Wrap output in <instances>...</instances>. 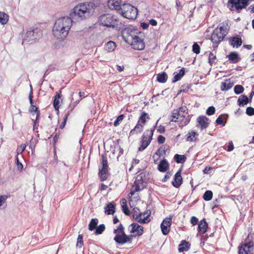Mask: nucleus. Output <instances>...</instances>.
I'll list each match as a JSON object with an SVG mask.
<instances>
[{
	"label": "nucleus",
	"mask_w": 254,
	"mask_h": 254,
	"mask_svg": "<svg viewBox=\"0 0 254 254\" xmlns=\"http://www.w3.org/2000/svg\"><path fill=\"white\" fill-rule=\"evenodd\" d=\"M234 85L230 79H226L224 82H222L221 85V89L222 91H227L231 89Z\"/></svg>",
	"instance_id": "obj_23"
},
{
	"label": "nucleus",
	"mask_w": 254,
	"mask_h": 254,
	"mask_svg": "<svg viewBox=\"0 0 254 254\" xmlns=\"http://www.w3.org/2000/svg\"><path fill=\"white\" fill-rule=\"evenodd\" d=\"M197 135L195 132L191 131L187 134V141H193L194 138Z\"/></svg>",
	"instance_id": "obj_44"
},
{
	"label": "nucleus",
	"mask_w": 254,
	"mask_h": 254,
	"mask_svg": "<svg viewBox=\"0 0 254 254\" xmlns=\"http://www.w3.org/2000/svg\"><path fill=\"white\" fill-rule=\"evenodd\" d=\"M95 234L96 235H100L105 230V225L102 224H100L99 226H97V227L95 228Z\"/></svg>",
	"instance_id": "obj_42"
},
{
	"label": "nucleus",
	"mask_w": 254,
	"mask_h": 254,
	"mask_svg": "<svg viewBox=\"0 0 254 254\" xmlns=\"http://www.w3.org/2000/svg\"><path fill=\"white\" fill-rule=\"evenodd\" d=\"M61 97V95L60 93H57L54 97V100L53 102V105L56 111H58L59 109L60 99Z\"/></svg>",
	"instance_id": "obj_35"
},
{
	"label": "nucleus",
	"mask_w": 254,
	"mask_h": 254,
	"mask_svg": "<svg viewBox=\"0 0 254 254\" xmlns=\"http://www.w3.org/2000/svg\"><path fill=\"white\" fill-rule=\"evenodd\" d=\"M16 164L18 170L21 172L23 170V166L22 163L19 161L18 156H16Z\"/></svg>",
	"instance_id": "obj_49"
},
{
	"label": "nucleus",
	"mask_w": 254,
	"mask_h": 254,
	"mask_svg": "<svg viewBox=\"0 0 254 254\" xmlns=\"http://www.w3.org/2000/svg\"><path fill=\"white\" fill-rule=\"evenodd\" d=\"M192 51L196 54H198L200 53V46L197 43H194L192 45Z\"/></svg>",
	"instance_id": "obj_47"
},
{
	"label": "nucleus",
	"mask_w": 254,
	"mask_h": 254,
	"mask_svg": "<svg viewBox=\"0 0 254 254\" xmlns=\"http://www.w3.org/2000/svg\"><path fill=\"white\" fill-rule=\"evenodd\" d=\"M234 149V145L232 141L229 142V145L228 146V149L227 150L228 151H231Z\"/></svg>",
	"instance_id": "obj_64"
},
{
	"label": "nucleus",
	"mask_w": 254,
	"mask_h": 254,
	"mask_svg": "<svg viewBox=\"0 0 254 254\" xmlns=\"http://www.w3.org/2000/svg\"><path fill=\"white\" fill-rule=\"evenodd\" d=\"M73 20L70 17H62L57 19L53 29V35L59 39H63L68 35L72 24Z\"/></svg>",
	"instance_id": "obj_2"
},
{
	"label": "nucleus",
	"mask_w": 254,
	"mask_h": 254,
	"mask_svg": "<svg viewBox=\"0 0 254 254\" xmlns=\"http://www.w3.org/2000/svg\"><path fill=\"white\" fill-rule=\"evenodd\" d=\"M216 123L218 125H222V126H224L225 124L223 122V119L221 116H219L216 120Z\"/></svg>",
	"instance_id": "obj_57"
},
{
	"label": "nucleus",
	"mask_w": 254,
	"mask_h": 254,
	"mask_svg": "<svg viewBox=\"0 0 254 254\" xmlns=\"http://www.w3.org/2000/svg\"><path fill=\"white\" fill-rule=\"evenodd\" d=\"M98 22L100 25L107 27H112L118 30H122V34H124L129 30L126 29L124 22L120 21L115 15L110 13H104L98 17Z\"/></svg>",
	"instance_id": "obj_3"
},
{
	"label": "nucleus",
	"mask_w": 254,
	"mask_h": 254,
	"mask_svg": "<svg viewBox=\"0 0 254 254\" xmlns=\"http://www.w3.org/2000/svg\"><path fill=\"white\" fill-rule=\"evenodd\" d=\"M129 31H127L124 34H122L123 37L125 41L128 44H130L131 46L134 49L141 50L145 47V44L143 40L139 38L137 35H133L132 33L133 31L128 28H126Z\"/></svg>",
	"instance_id": "obj_4"
},
{
	"label": "nucleus",
	"mask_w": 254,
	"mask_h": 254,
	"mask_svg": "<svg viewBox=\"0 0 254 254\" xmlns=\"http://www.w3.org/2000/svg\"><path fill=\"white\" fill-rule=\"evenodd\" d=\"M81 100V98H80L79 99H78L77 101H76L75 102H74V105L72 106H71V105H70L69 106H68V111L67 112V113H68L69 111H70V113L72 112V110L73 109V108H74V107L77 105L78 104V103L79 102V101Z\"/></svg>",
	"instance_id": "obj_56"
},
{
	"label": "nucleus",
	"mask_w": 254,
	"mask_h": 254,
	"mask_svg": "<svg viewBox=\"0 0 254 254\" xmlns=\"http://www.w3.org/2000/svg\"><path fill=\"white\" fill-rule=\"evenodd\" d=\"M188 114V109L186 106H182L179 109L174 110L172 113V121L177 122H182Z\"/></svg>",
	"instance_id": "obj_9"
},
{
	"label": "nucleus",
	"mask_w": 254,
	"mask_h": 254,
	"mask_svg": "<svg viewBox=\"0 0 254 254\" xmlns=\"http://www.w3.org/2000/svg\"><path fill=\"white\" fill-rule=\"evenodd\" d=\"M174 76L172 82H176L180 80L185 74V68H182L179 70V73L175 72L174 73Z\"/></svg>",
	"instance_id": "obj_27"
},
{
	"label": "nucleus",
	"mask_w": 254,
	"mask_h": 254,
	"mask_svg": "<svg viewBox=\"0 0 254 254\" xmlns=\"http://www.w3.org/2000/svg\"><path fill=\"white\" fill-rule=\"evenodd\" d=\"M198 219L195 216H192L190 219V223L192 225H195L197 224Z\"/></svg>",
	"instance_id": "obj_59"
},
{
	"label": "nucleus",
	"mask_w": 254,
	"mask_h": 254,
	"mask_svg": "<svg viewBox=\"0 0 254 254\" xmlns=\"http://www.w3.org/2000/svg\"><path fill=\"white\" fill-rule=\"evenodd\" d=\"M122 202V209L123 212L127 215H129L130 211L128 209L127 200L125 198H123L121 200Z\"/></svg>",
	"instance_id": "obj_34"
},
{
	"label": "nucleus",
	"mask_w": 254,
	"mask_h": 254,
	"mask_svg": "<svg viewBox=\"0 0 254 254\" xmlns=\"http://www.w3.org/2000/svg\"><path fill=\"white\" fill-rule=\"evenodd\" d=\"M172 173H171V172H167L166 173V174H165L164 178L162 180V182H165L166 181H167V180L170 178V177L172 176Z\"/></svg>",
	"instance_id": "obj_58"
},
{
	"label": "nucleus",
	"mask_w": 254,
	"mask_h": 254,
	"mask_svg": "<svg viewBox=\"0 0 254 254\" xmlns=\"http://www.w3.org/2000/svg\"><path fill=\"white\" fill-rule=\"evenodd\" d=\"M172 218L165 219L161 224V231L163 235H166L170 232Z\"/></svg>",
	"instance_id": "obj_15"
},
{
	"label": "nucleus",
	"mask_w": 254,
	"mask_h": 254,
	"mask_svg": "<svg viewBox=\"0 0 254 254\" xmlns=\"http://www.w3.org/2000/svg\"><path fill=\"white\" fill-rule=\"evenodd\" d=\"M131 230L130 233H134L136 232V235L141 236L143 233V227L136 223H132L130 226Z\"/></svg>",
	"instance_id": "obj_21"
},
{
	"label": "nucleus",
	"mask_w": 254,
	"mask_h": 254,
	"mask_svg": "<svg viewBox=\"0 0 254 254\" xmlns=\"http://www.w3.org/2000/svg\"><path fill=\"white\" fill-rule=\"evenodd\" d=\"M138 209L137 208H133L132 210V214L133 219L137 220L140 223H146L150 221L149 215H147L143 218H141V217L143 216V214L141 213H138Z\"/></svg>",
	"instance_id": "obj_14"
},
{
	"label": "nucleus",
	"mask_w": 254,
	"mask_h": 254,
	"mask_svg": "<svg viewBox=\"0 0 254 254\" xmlns=\"http://www.w3.org/2000/svg\"><path fill=\"white\" fill-rule=\"evenodd\" d=\"M228 34V29L224 25L216 28L213 31L211 37V40L213 44L218 45L222 41ZM217 45H216V47Z\"/></svg>",
	"instance_id": "obj_7"
},
{
	"label": "nucleus",
	"mask_w": 254,
	"mask_h": 254,
	"mask_svg": "<svg viewBox=\"0 0 254 254\" xmlns=\"http://www.w3.org/2000/svg\"><path fill=\"white\" fill-rule=\"evenodd\" d=\"M70 114V111H69L68 113H67L65 115H64V121L63 122V123H62V124L60 125V128H63L65 124H66V121H67V118L69 116V115Z\"/></svg>",
	"instance_id": "obj_51"
},
{
	"label": "nucleus",
	"mask_w": 254,
	"mask_h": 254,
	"mask_svg": "<svg viewBox=\"0 0 254 254\" xmlns=\"http://www.w3.org/2000/svg\"><path fill=\"white\" fill-rule=\"evenodd\" d=\"M95 4L93 2H83L75 6L71 12L70 17L73 20L79 21L87 19L93 13Z\"/></svg>",
	"instance_id": "obj_1"
},
{
	"label": "nucleus",
	"mask_w": 254,
	"mask_h": 254,
	"mask_svg": "<svg viewBox=\"0 0 254 254\" xmlns=\"http://www.w3.org/2000/svg\"><path fill=\"white\" fill-rule=\"evenodd\" d=\"M208 224L205 219L200 220L198 225V231L201 234H204L207 231Z\"/></svg>",
	"instance_id": "obj_22"
},
{
	"label": "nucleus",
	"mask_w": 254,
	"mask_h": 254,
	"mask_svg": "<svg viewBox=\"0 0 254 254\" xmlns=\"http://www.w3.org/2000/svg\"><path fill=\"white\" fill-rule=\"evenodd\" d=\"M191 86L190 84L184 85L181 86V92H187L189 89L190 88Z\"/></svg>",
	"instance_id": "obj_55"
},
{
	"label": "nucleus",
	"mask_w": 254,
	"mask_h": 254,
	"mask_svg": "<svg viewBox=\"0 0 254 254\" xmlns=\"http://www.w3.org/2000/svg\"><path fill=\"white\" fill-rule=\"evenodd\" d=\"M197 122L200 126L201 129L207 128L210 124V120L205 116H199L197 119Z\"/></svg>",
	"instance_id": "obj_18"
},
{
	"label": "nucleus",
	"mask_w": 254,
	"mask_h": 254,
	"mask_svg": "<svg viewBox=\"0 0 254 254\" xmlns=\"http://www.w3.org/2000/svg\"><path fill=\"white\" fill-rule=\"evenodd\" d=\"M118 12L127 19H134L137 17V9L130 4L124 3Z\"/></svg>",
	"instance_id": "obj_6"
},
{
	"label": "nucleus",
	"mask_w": 254,
	"mask_h": 254,
	"mask_svg": "<svg viewBox=\"0 0 254 254\" xmlns=\"http://www.w3.org/2000/svg\"><path fill=\"white\" fill-rule=\"evenodd\" d=\"M114 233L116 234H121L124 232V228L122 224H120L117 229H114Z\"/></svg>",
	"instance_id": "obj_46"
},
{
	"label": "nucleus",
	"mask_w": 254,
	"mask_h": 254,
	"mask_svg": "<svg viewBox=\"0 0 254 254\" xmlns=\"http://www.w3.org/2000/svg\"><path fill=\"white\" fill-rule=\"evenodd\" d=\"M174 159L177 163H183L186 160V157L184 155L176 154L175 155Z\"/></svg>",
	"instance_id": "obj_37"
},
{
	"label": "nucleus",
	"mask_w": 254,
	"mask_h": 254,
	"mask_svg": "<svg viewBox=\"0 0 254 254\" xmlns=\"http://www.w3.org/2000/svg\"><path fill=\"white\" fill-rule=\"evenodd\" d=\"M101 164V167L99 168L98 175L101 181H104L107 179L110 175L109 172V168L107 155L106 154H103L102 155Z\"/></svg>",
	"instance_id": "obj_8"
},
{
	"label": "nucleus",
	"mask_w": 254,
	"mask_h": 254,
	"mask_svg": "<svg viewBox=\"0 0 254 254\" xmlns=\"http://www.w3.org/2000/svg\"><path fill=\"white\" fill-rule=\"evenodd\" d=\"M150 119L148 114L147 113L143 112L141 114V116L139 117L138 123L140 124L142 123L143 124H145L146 122V120H149Z\"/></svg>",
	"instance_id": "obj_36"
},
{
	"label": "nucleus",
	"mask_w": 254,
	"mask_h": 254,
	"mask_svg": "<svg viewBox=\"0 0 254 254\" xmlns=\"http://www.w3.org/2000/svg\"><path fill=\"white\" fill-rule=\"evenodd\" d=\"M169 164L168 161L164 159L160 161L158 166V170L161 172H165L169 168Z\"/></svg>",
	"instance_id": "obj_24"
},
{
	"label": "nucleus",
	"mask_w": 254,
	"mask_h": 254,
	"mask_svg": "<svg viewBox=\"0 0 254 254\" xmlns=\"http://www.w3.org/2000/svg\"><path fill=\"white\" fill-rule=\"evenodd\" d=\"M154 130V129H147L143 133L140 141L141 145L138 148L139 151L144 150L149 145L152 139Z\"/></svg>",
	"instance_id": "obj_10"
},
{
	"label": "nucleus",
	"mask_w": 254,
	"mask_h": 254,
	"mask_svg": "<svg viewBox=\"0 0 254 254\" xmlns=\"http://www.w3.org/2000/svg\"><path fill=\"white\" fill-rule=\"evenodd\" d=\"M168 75L165 72L157 74V81L160 83H165L167 81Z\"/></svg>",
	"instance_id": "obj_29"
},
{
	"label": "nucleus",
	"mask_w": 254,
	"mask_h": 254,
	"mask_svg": "<svg viewBox=\"0 0 254 254\" xmlns=\"http://www.w3.org/2000/svg\"><path fill=\"white\" fill-rule=\"evenodd\" d=\"M167 150V147L165 145L162 146L157 149L156 152L153 156V158H154L155 155H157L160 157L161 156L166 154V151Z\"/></svg>",
	"instance_id": "obj_28"
},
{
	"label": "nucleus",
	"mask_w": 254,
	"mask_h": 254,
	"mask_svg": "<svg viewBox=\"0 0 254 254\" xmlns=\"http://www.w3.org/2000/svg\"><path fill=\"white\" fill-rule=\"evenodd\" d=\"M165 129L164 126L160 125L159 126L157 131L160 133H163L165 132Z\"/></svg>",
	"instance_id": "obj_62"
},
{
	"label": "nucleus",
	"mask_w": 254,
	"mask_h": 254,
	"mask_svg": "<svg viewBox=\"0 0 254 254\" xmlns=\"http://www.w3.org/2000/svg\"><path fill=\"white\" fill-rule=\"evenodd\" d=\"M216 56L214 55L212 52H210L209 54V63L211 65L216 60Z\"/></svg>",
	"instance_id": "obj_48"
},
{
	"label": "nucleus",
	"mask_w": 254,
	"mask_h": 254,
	"mask_svg": "<svg viewBox=\"0 0 254 254\" xmlns=\"http://www.w3.org/2000/svg\"><path fill=\"white\" fill-rule=\"evenodd\" d=\"M42 30L38 28H30L22 35V43H33L39 40L42 36Z\"/></svg>",
	"instance_id": "obj_5"
},
{
	"label": "nucleus",
	"mask_w": 254,
	"mask_h": 254,
	"mask_svg": "<svg viewBox=\"0 0 254 254\" xmlns=\"http://www.w3.org/2000/svg\"><path fill=\"white\" fill-rule=\"evenodd\" d=\"M83 245V236L81 234H79L77 237L76 246L80 248L82 247Z\"/></svg>",
	"instance_id": "obj_45"
},
{
	"label": "nucleus",
	"mask_w": 254,
	"mask_h": 254,
	"mask_svg": "<svg viewBox=\"0 0 254 254\" xmlns=\"http://www.w3.org/2000/svg\"><path fill=\"white\" fill-rule=\"evenodd\" d=\"M143 128V125H141L140 124L137 123V124L136 125L135 127L130 130L129 132V135H132L135 132L136 133H140L142 131Z\"/></svg>",
	"instance_id": "obj_31"
},
{
	"label": "nucleus",
	"mask_w": 254,
	"mask_h": 254,
	"mask_svg": "<svg viewBox=\"0 0 254 254\" xmlns=\"http://www.w3.org/2000/svg\"><path fill=\"white\" fill-rule=\"evenodd\" d=\"M98 223V220L97 218H93L91 220L89 225L88 229L90 231H93L97 227V224Z\"/></svg>",
	"instance_id": "obj_38"
},
{
	"label": "nucleus",
	"mask_w": 254,
	"mask_h": 254,
	"mask_svg": "<svg viewBox=\"0 0 254 254\" xmlns=\"http://www.w3.org/2000/svg\"><path fill=\"white\" fill-rule=\"evenodd\" d=\"M8 20V15L4 12H0V23L5 24L7 22Z\"/></svg>",
	"instance_id": "obj_40"
},
{
	"label": "nucleus",
	"mask_w": 254,
	"mask_h": 254,
	"mask_svg": "<svg viewBox=\"0 0 254 254\" xmlns=\"http://www.w3.org/2000/svg\"><path fill=\"white\" fill-rule=\"evenodd\" d=\"M190 244L185 240L181 242V244L179 245L178 250L179 252H183L188 251L190 248Z\"/></svg>",
	"instance_id": "obj_26"
},
{
	"label": "nucleus",
	"mask_w": 254,
	"mask_h": 254,
	"mask_svg": "<svg viewBox=\"0 0 254 254\" xmlns=\"http://www.w3.org/2000/svg\"><path fill=\"white\" fill-rule=\"evenodd\" d=\"M7 196L6 195H0V208L5 203Z\"/></svg>",
	"instance_id": "obj_54"
},
{
	"label": "nucleus",
	"mask_w": 254,
	"mask_h": 254,
	"mask_svg": "<svg viewBox=\"0 0 254 254\" xmlns=\"http://www.w3.org/2000/svg\"><path fill=\"white\" fill-rule=\"evenodd\" d=\"M122 0H108V6L110 9L116 10L118 11L121 10L122 5Z\"/></svg>",
	"instance_id": "obj_16"
},
{
	"label": "nucleus",
	"mask_w": 254,
	"mask_h": 254,
	"mask_svg": "<svg viewBox=\"0 0 254 254\" xmlns=\"http://www.w3.org/2000/svg\"><path fill=\"white\" fill-rule=\"evenodd\" d=\"M29 111L30 113L36 112V121H37V120H39L40 113V111L38 110V108L35 105L31 106L29 108Z\"/></svg>",
	"instance_id": "obj_39"
},
{
	"label": "nucleus",
	"mask_w": 254,
	"mask_h": 254,
	"mask_svg": "<svg viewBox=\"0 0 254 254\" xmlns=\"http://www.w3.org/2000/svg\"><path fill=\"white\" fill-rule=\"evenodd\" d=\"M244 87L241 85H236L234 87V92L236 94H240L243 92Z\"/></svg>",
	"instance_id": "obj_43"
},
{
	"label": "nucleus",
	"mask_w": 254,
	"mask_h": 254,
	"mask_svg": "<svg viewBox=\"0 0 254 254\" xmlns=\"http://www.w3.org/2000/svg\"><path fill=\"white\" fill-rule=\"evenodd\" d=\"M212 168L211 167H206L203 170V172L205 174H208L210 173L209 171L211 170Z\"/></svg>",
	"instance_id": "obj_63"
},
{
	"label": "nucleus",
	"mask_w": 254,
	"mask_h": 254,
	"mask_svg": "<svg viewBox=\"0 0 254 254\" xmlns=\"http://www.w3.org/2000/svg\"><path fill=\"white\" fill-rule=\"evenodd\" d=\"M213 196V193L211 190H206L203 195V198L205 201L210 200Z\"/></svg>",
	"instance_id": "obj_41"
},
{
	"label": "nucleus",
	"mask_w": 254,
	"mask_h": 254,
	"mask_svg": "<svg viewBox=\"0 0 254 254\" xmlns=\"http://www.w3.org/2000/svg\"><path fill=\"white\" fill-rule=\"evenodd\" d=\"M116 47V44L114 42L109 41L105 44V49L108 52L113 51Z\"/></svg>",
	"instance_id": "obj_33"
},
{
	"label": "nucleus",
	"mask_w": 254,
	"mask_h": 254,
	"mask_svg": "<svg viewBox=\"0 0 254 254\" xmlns=\"http://www.w3.org/2000/svg\"><path fill=\"white\" fill-rule=\"evenodd\" d=\"M115 212V207L114 204L110 203L105 207V212L107 214H113Z\"/></svg>",
	"instance_id": "obj_30"
},
{
	"label": "nucleus",
	"mask_w": 254,
	"mask_h": 254,
	"mask_svg": "<svg viewBox=\"0 0 254 254\" xmlns=\"http://www.w3.org/2000/svg\"><path fill=\"white\" fill-rule=\"evenodd\" d=\"M215 108L213 106H210L207 109L206 113L207 115L210 116L213 115L215 113Z\"/></svg>",
	"instance_id": "obj_50"
},
{
	"label": "nucleus",
	"mask_w": 254,
	"mask_h": 254,
	"mask_svg": "<svg viewBox=\"0 0 254 254\" xmlns=\"http://www.w3.org/2000/svg\"><path fill=\"white\" fill-rule=\"evenodd\" d=\"M230 44L233 47L239 48L242 44V40L239 36L232 37L229 38Z\"/></svg>",
	"instance_id": "obj_20"
},
{
	"label": "nucleus",
	"mask_w": 254,
	"mask_h": 254,
	"mask_svg": "<svg viewBox=\"0 0 254 254\" xmlns=\"http://www.w3.org/2000/svg\"><path fill=\"white\" fill-rule=\"evenodd\" d=\"M32 94H33L32 89H31V91L30 92L29 95V97H28L31 106L34 105V104H33L34 102H33V101L32 99Z\"/></svg>",
	"instance_id": "obj_61"
},
{
	"label": "nucleus",
	"mask_w": 254,
	"mask_h": 254,
	"mask_svg": "<svg viewBox=\"0 0 254 254\" xmlns=\"http://www.w3.org/2000/svg\"><path fill=\"white\" fill-rule=\"evenodd\" d=\"M182 183V177L181 176V170L180 169L175 175L172 185L176 188H178Z\"/></svg>",
	"instance_id": "obj_17"
},
{
	"label": "nucleus",
	"mask_w": 254,
	"mask_h": 254,
	"mask_svg": "<svg viewBox=\"0 0 254 254\" xmlns=\"http://www.w3.org/2000/svg\"><path fill=\"white\" fill-rule=\"evenodd\" d=\"M227 57L231 63L233 64H236L241 60V58L239 57L238 54L236 52L230 53Z\"/></svg>",
	"instance_id": "obj_25"
},
{
	"label": "nucleus",
	"mask_w": 254,
	"mask_h": 254,
	"mask_svg": "<svg viewBox=\"0 0 254 254\" xmlns=\"http://www.w3.org/2000/svg\"><path fill=\"white\" fill-rule=\"evenodd\" d=\"M26 145L25 144H21L20 145V147L21 149L18 148L16 150L17 155L18 156L19 154H22V153L24 151L26 148Z\"/></svg>",
	"instance_id": "obj_52"
},
{
	"label": "nucleus",
	"mask_w": 254,
	"mask_h": 254,
	"mask_svg": "<svg viewBox=\"0 0 254 254\" xmlns=\"http://www.w3.org/2000/svg\"><path fill=\"white\" fill-rule=\"evenodd\" d=\"M127 239H128L127 238V235L125 233H123L120 234H116L114 240L117 243L123 245L127 243V241H129L128 240H127Z\"/></svg>",
	"instance_id": "obj_19"
},
{
	"label": "nucleus",
	"mask_w": 254,
	"mask_h": 254,
	"mask_svg": "<svg viewBox=\"0 0 254 254\" xmlns=\"http://www.w3.org/2000/svg\"><path fill=\"white\" fill-rule=\"evenodd\" d=\"M143 176L142 174L136 176L133 185L132 186L130 194L131 195L134 194L136 192L139 191L143 190L145 187V183L143 181Z\"/></svg>",
	"instance_id": "obj_11"
},
{
	"label": "nucleus",
	"mask_w": 254,
	"mask_h": 254,
	"mask_svg": "<svg viewBox=\"0 0 254 254\" xmlns=\"http://www.w3.org/2000/svg\"><path fill=\"white\" fill-rule=\"evenodd\" d=\"M249 102V98L246 95H241L238 100V104L240 106H243L246 105Z\"/></svg>",
	"instance_id": "obj_32"
},
{
	"label": "nucleus",
	"mask_w": 254,
	"mask_h": 254,
	"mask_svg": "<svg viewBox=\"0 0 254 254\" xmlns=\"http://www.w3.org/2000/svg\"><path fill=\"white\" fill-rule=\"evenodd\" d=\"M246 114L249 116H253L254 115V108L249 107L246 109Z\"/></svg>",
	"instance_id": "obj_53"
},
{
	"label": "nucleus",
	"mask_w": 254,
	"mask_h": 254,
	"mask_svg": "<svg viewBox=\"0 0 254 254\" xmlns=\"http://www.w3.org/2000/svg\"><path fill=\"white\" fill-rule=\"evenodd\" d=\"M157 140L159 143L162 144L165 141V137L161 135H159L158 136Z\"/></svg>",
	"instance_id": "obj_60"
},
{
	"label": "nucleus",
	"mask_w": 254,
	"mask_h": 254,
	"mask_svg": "<svg viewBox=\"0 0 254 254\" xmlns=\"http://www.w3.org/2000/svg\"><path fill=\"white\" fill-rule=\"evenodd\" d=\"M228 4H231L232 7H235L238 12L244 8H245L249 2H247L246 0H229Z\"/></svg>",
	"instance_id": "obj_13"
},
{
	"label": "nucleus",
	"mask_w": 254,
	"mask_h": 254,
	"mask_svg": "<svg viewBox=\"0 0 254 254\" xmlns=\"http://www.w3.org/2000/svg\"><path fill=\"white\" fill-rule=\"evenodd\" d=\"M239 254H254V244L248 242L239 247Z\"/></svg>",
	"instance_id": "obj_12"
}]
</instances>
